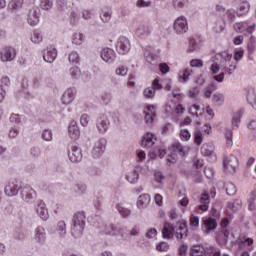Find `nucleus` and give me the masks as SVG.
Masks as SVG:
<instances>
[{
	"label": "nucleus",
	"instance_id": "6e6d98bb",
	"mask_svg": "<svg viewBox=\"0 0 256 256\" xmlns=\"http://www.w3.org/2000/svg\"><path fill=\"white\" fill-rule=\"evenodd\" d=\"M42 139L44 141H53V132L49 129H45L42 132Z\"/></svg>",
	"mask_w": 256,
	"mask_h": 256
},
{
	"label": "nucleus",
	"instance_id": "79ce46f5",
	"mask_svg": "<svg viewBox=\"0 0 256 256\" xmlns=\"http://www.w3.org/2000/svg\"><path fill=\"white\" fill-rule=\"evenodd\" d=\"M116 209L118 210V212L124 219H127V217H129V215H131V210H129L125 207H122L119 204L116 205Z\"/></svg>",
	"mask_w": 256,
	"mask_h": 256
},
{
	"label": "nucleus",
	"instance_id": "de8ad7c7",
	"mask_svg": "<svg viewBox=\"0 0 256 256\" xmlns=\"http://www.w3.org/2000/svg\"><path fill=\"white\" fill-rule=\"evenodd\" d=\"M175 109L176 113H183L185 111V108L182 105L174 106L171 108V105L167 104L166 105V113H171Z\"/></svg>",
	"mask_w": 256,
	"mask_h": 256
},
{
	"label": "nucleus",
	"instance_id": "09e8293b",
	"mask_svg": "<svg viewBox=\"0 0 256 256\" xmlns=\"http://www.w3.org/2000/svg\"><path fill=\"white\" fill-rule=\"evenodd\" d=\"M189 0H173L172 5L175 9H183Z\"/></svg>",
	"mask_w": 256,
	"mask_h": 256
},
{
	"label": "nucleus",
	"instance_id": "4d7b16f0",
	"mask_svg": "<svg viewBox=\"0 0 256 256\" xmlns=\"http://www.w3.org/2000/svg\"><path fill=\"white\" fill-rule=\"evenodd\" d=\"M70 75L72 79H79V77L81 76V70L79 69V67H72L70 68Z\"/></svg>",
	"mask_w": 256,
	"mask_h": 256
},
{
	"label": "nucleus",
	"instance_id": "9d476101",
	"mask_svg": "<svg viewBox=\"0 0 256 256\" xmlns=\"http://www.w3.org/2000/svg\"><path fill=\"white\" fill-rule=\"evenodd\" d=\"M21 189H23V187L21 186V184H19V182H10L4 188V192L5 195H7L8 197H15L19 194V191L21 192Z\"/></svg>",
	"mask_w": 256,
	"mask_h": 256
},
{
	"label": "nucleus",
	"instance_id": "052dcab7",
	"mask_svg": "<svg viewBox=\"0 0 256 256\" xmlns=\"http://www.w3.org/2000/svg\"><path fill=\"white\" fill-rule=\"evenodd\" d=\"M244 53H245V50H243V48L235 50L234 51V59H235V61H241V59H243Z\"/></svg>",
	"mask_w": 256,
	"mask_h": 256
},
{
	"label": "nucleus",
	"instance_id": "774afa93",
	"mask_svg": "<svg viewBox=\"0 0 256 256\" xmlns=\"http://www.w3.org/2000/svg\"><path fill=\"white\" fill-rule=\"evenodd\" d=\"M190 65L192 67H203V60H201V59H192L190 61Z\"/></svg>",
	"mask_w": 256,
	"mask_h": 256
},
{
	"label": "nucleus",
	"instance_id": "dca6fc26",
	"mask_svg": "<svg viewBox=\"0 0 256 256\" xmlns=\"http://www.w3.org/2000/svg\"><path fill=\"white\" fill-rule=\"evenodd\" d=\"M155 141H157V137H155V134L148 132L143 136L141 145L142 147H145V149H151V147L155 145Z\"/></svg>",
	"mask_w": 256,
	"mask_h": 256
},
{
	"label": "nucleus",
	"instance_id": "13d9d810",
	"mask_svg": "<svg viewBox=\"0 0 256 256\" xmlns=\"http://www.w3.org/2000/svg\"><path fill=\"white\" fill-rule=\"evenodd\" d=\"M194 143L196 145H201L203 143V133H201V131H196L194 133Z\"/></svg>",
	"mask_w": 256,
	"mask_h": 256
},
{
	"label": "nucleus",
	"instance_id": "680f3d73",
	"mask_svg": "<svg viewBox=\"0 0 256 256\" xmlns=\"http://www.w3.org/2000/svg\"><path fill=\"white\" fill-rule=\"evenodd\" d=\"M191 73H193V70L189 69V68H186L184 71H183V75L180 76V79L183 80V82L185 83L189 77H191Z\"/></svg>",
	"mask_w": 256,
	"mask_h": 256
},
{
	"label": "nucleus",
	"instance_id": "864d4df0",
	"mask_svg": "<svg viewBox=\"0 0 256 256\" xmlns=\"http://www.w3.org/2000/svg\"><path fill=\"white\" fill-rule=\"evenodd\" d=\"M152 88L154 91H161L163 85L161 84V78L157 77L152 82Z\"/></svg>",
	"mask_w": 256,
	"mask_h": 256
},
{
	"label": "nucleus",
	"instance_id": "5701e85b",
	"mask_svg": "<svg viewBox=\"0 0 256 256\" xmlns=\"http://www.w3.org/2000/svg\"><path fill=\"white\" fill-rule=\"evenodd\" d=\"M104 233L106 235H118V233H123V228L121 225L108 224L104 227Z\"/></svg>",
	"mask_w": 256,
	"mask_h": 256
},
{
	"label": "nucleus",
	"instance_id": "f8f14e48",
	"mask_svg": "<svg viewBox=\"0 0 256 256\" xmlns=\"http://www.w3.org/2000/svg\"><path fill=\"white\" fill-rule=\"evenodd\" d=\"M202 224L204 225V233L206 234L217 229V219L213 217L202 218Z\"/></svg>",
	"mask_w": 256,
	"mask_h": 256
},
{
	"label": "nucleus",
	"instance_id": "3c124183",
	"mask_svg": "<svg viewBox=\"0 0 256 256\" xmlns=\"http://www.w3.org/2000/svg\"><path fill=\"white\" fill-rule=\"evenodd\" d=\"M143 95L144 97H146V99H153V97H155V90L153 87H148L143 91Z\"/></svg>",
	"mask_w": 256,
	"mask_h": 256
},
{
	"label": "nucleus",
	"instance_id": "5fc2aeb1",
	"mask_svg": "<svg viewBox=\"0 0 256 256\" xmlns=\"http://www.w3.org/2000/svg\"><path fill=\"white\" fill-rule=\"evenodd\" d=\"M226 193L227 195H235V193H237V187L235 186V184L233 183H228L226 185Z\"/></svg>",
	"mask_w": 256,
	"mask_h": 256
},
{
	"label": "nucleus",
	"instance_id": "8fccbe9b",
	"mask_svg": "<svg viewBox=\"0 0 256 256\" xmlns=\"http://www.w3.org/2000/svg\"><path fill=\"white\" fill-rule=\"evenodd\" d=\"M234 29L237 31V33H243L247 29V24L246 22H239L234 24Z\"/></svg>",
	"mask_w": 256,
	"mask_h": 256
},
{
	"label": "nucleus",
	"instance_id": "20e7f679",
	"mask_svg": "<svg viewBox=\"0 0 256 256\" xmlns=\"http://www.w3.org/2000/svg\"><path fill=\"white\" fill-rule=\"evenodd\" d=\"M189 230L187 229V221L186 220H179L175 224L174 235L176 239L179 241L181 239H187V235Z\"/></svg>",
	"mask_w": 256,
	"mask_h": 256
},
{
	"label": "nucleus",
	"instance_id": "e2e57ef3",
	"mask_svg": "<svg viewBox=\"0 0 256 256\" xmlns=\"http://www.w3.org/2000/svg\"><path fill=\"white\" fill-rule=\"evenodd\" d=\"M157 251H169V244L167 242H160L156 246Z\"/></svg>",
	"mask_w": 256,
	"mask_h": 256
},
{
	"label": "nucleus",
	"instance_id": "4c0bfd02",
	"mask_svg": "<svg viewBox=\"0 0 256 256\" xmlns=\"http://www.w3.org/2000/svg\"><path fill=\"white\" fill-rule=\"evenodd\" d=\"M57 231L60 235V237H63L67 233V224H65V221H59L57 224Z\"/></svg>",
	"mask_w": 256,
	"mask_h": 256
},
{
	"label": "nucleus",
	"instance_id": "6ab92c4d",
	"mask_svg": "<svg viewBox=\"0 0 256 256\" xmlns=\"http://www.w3.org/2000/svg\"><path fill=\"white\" fill-rule=\"evenodd\" d=\"M75 93L76 91L74 88L67 89L62 95L63 105H71L75 99Z\"/></svg>",
	"mask_w": 256,
	"mask_h": 256
},
{
	"label": "nucleus",
	"instance_id": "b1692460",
	"mask_svg": "<svg viewBox=\"0 0 256 256\" xmlns=\"http://www.w3.org/2000/svg\"><path fill=\"white\" fill-rule=\"evenodd\" d=\"M150 201H151V197L149 196V194L140 195L137 200L138 209H145V207L149 205Z\"/></svg>",
	"mask_w": 256,
	"mask_h": 256
},
{
	"label": "nucleus",
	"instance_id": "4be33fe9",
	"mask_svg": "<svg viewBox=\"0 0 256 256\" xmlns=\"http://www.w3.org/2000/svg\"><path fill=\"white\" fill-rule=\"evenodd\" d=\"M47 239L45 228L43 226H39L35 229V241L40 245H43Z\"/></svg>",
	"mask_w": 256,
	"mask_h": 256
},
{
	"label": "nucleus",
	"instance_id": "603ef678",
	"mask_svg": "<svg viewBox=\"0 0 256 256\" xmlns=\"http://www.w3.org/2000/svg\"><path fill=\"white\" fill-rule=\"evenodd\" d=\"M40 6L44 11H49L53 7V0H41Z\"/></svg>",
	"mask_w": 256,
	"mask_h": 256
},
{
	"label": "nucleus",
	"instance_id": "a19ab883",
	"mask_svg": "<svg viewBox=\"0 0 256 256\" xmlns=\"http://www.w3.org/2000/svg\"><path fill=\"white\" fill-rule=\"evenodd\" d=\"M172 149H173L174 153H179L181 157H183L185 155V150H184L183 146L181 145V143H179V142H175L172 145Z\"/></svg>",
	"mask_w": 256,
	"mask_h": 256
},
{
	"label": "nucleus",
	"instance_id": "cd10ccee",
	"mask_svg": "<svg viewBox=\"0 0 256 256\" xmlns=\"http://www.w3.org/2000/svg\"><path fill=\"white\" fill-rule=\"evenodd\" d=\"M136 35L137 37H148V35H151V28L147 25H140L136 29Z\"/></svg>",
	"mask_w": 256,
	"mask_h": 256
},
{
	"label": "nucleus",
	"instance_id": "2eb2a0df",
	"mask_svg": "<svg viewBox=\"0 0 256 256\" xmlns=\"http://www.w3.org/2000/svg\"><path fill=\"white\" fill-rule=\"evenodd\" d=\"M68 157L72 163H79L83 159V153L78 146H72L71 151L68 152Z\"/></svg>",
	"mask_w": 256,
	"mask_h": 256
},
{
	"label": "nucleus",
	"instance_id": "6e6552de",
	"mask_svg": "<svg viewBox=\"0 0 256 256\" xmlns=\"http://www.w3.org/2000/svg\"><path fill=\"white\" fill-rule=\"evenodd\" d=\"M131 50V42H129V38L122 36L118 39L116 44V51L120 55H127V52Z\"/></svg>",
	"mask_w": 256,
	"mask_h": 256
},
{
	"label": "nucleus",
	"instance_id": "ea45409f",
	"mask_svg": "<svg viewBox=\"0 0 256 256\" xmlns=\"http://www.w3.org/2000/svg\"><path fill=\"white\" fill-rule=\"evenodd\" d=\"M85 39V36H83L82 33H75L72 37V43L74 45H81Z\"/></svg>",
	"mask_w": 256,
	"mask_h": 256
},
{
	"label": "nucleus",
	"instance_id": "393cba45",
	"mask_svg": "<svg viewBox=\"0 0 256 256\" xmlns=\"http://www.w3.org/2000/svg\"><path fill=\"white\" fill-rule=\"evenodd\" d=\"M139 171H141V168L137 167L132 172H129L126 174V179L129 183L135 184L137 181H139Z\"/></svg>",
	"mask_w": 256,
	"mask_h": 256
},
{
	"label": "nucleus",
	"instance_id": "ddd939ff",
	"mask_svg": "<svg viewBox=\"0 0 256 256\" xmlns=\"http://www.w3.org/2000/svg\"><path fill=\"white\" fill-rule=\"evenodd\" d=\"M16 56H17V52L13 47H5L0 52L1 60L4 62L13 61V59H15Z\"/></svg>",
	"mask_w": 256,
	"mask_h": 256
},
{
	"label": "nucleus",
	"instance_id": "7c9ffc66",
	"mask_svg": "<svg viewBox=\"0 0 256 256\" xmlns=\"http://www.w3.org/2000/svg\"><path fill=\"white\" fill-rule=\"evenodd\" d=\"M241 205H243V202L241 201V199H236L233 202L227 203V209L235 213L239 211V209H241Z\"/></svg>",
	"mask_w": 256,
	"mask_h": 256
},
{
	"label": "nucleus",
	"instance_id": "1a4fd4ad",
	"mask_svg": "<svg viewBox=\"0 0 256 256\" xmlns=\"http://www.w3.org/2000/svg\"><path fill=\"white\" fill-rule=\"evenodd\" d=\"M223 167L225 173H230L233 175L235 173V169L237 167V157L235 156H230L229 158H224L223 160Z\"/></svg>",
	"mask_w": 256,
	"mask_h": 256
},
{
	"label": "nucleus",
	"instance_id": "f704fd0d",
	"mask_svg": "<svg viewBox=\"0 0 256 256\" xmlns=\"http://www.w3.org/2000/svg\"><path fill=\"white\" fill-rule=\"evenodd\" d=\"M56 9L60 13H65L69 9V3L67 0H56Z\"/></svg>",
	"mask_w": 256,
	"mask_h": 256
},
{
	"label": "nucleus",
	"instance_id": "f257e3e1",
	"mask_svg": "<svg viewBox=\"0 0 256 256\" xmlns=\"http://www.w3.org/2000/svg\"><path fill=\"white\" fill-rule=\"evenodd\" d=\"M85 219V212H78L74 215L72 220L71 235L72 237H75V239L83 235V231L85 230Z\"/></svg>",
	"mask_w": 256,
	"mask_h": 256
},
{
	"label": "nucleus",
	"instance_id": "58836bf2",
	"mask_svg": "<svg viewBox=\"0 0 256 256\" xmlns=\"http://www.w3.org/2000/svg\"><path fill=\"white\" fill-rule=\"evenodd\" d=\"M31 41H32V43H36V44L41 43L43 41V34H41V32H39V30H35L31 37Z\"/></svg>",
	"mask_w": 256,
	"mask_h": 256
},
{
	"label": "nucleus",
	"instance_id": "f3484780",
	"mask_svg": "<svg viewBox=\"0 0 256 256\" xmlns=\"http://www.w3.org/2000/svg\"><path fill=\"white\" fill-rule=\"evenodd\" d=\"M173 235H175V225L165 222L164 227L162 229V236L164 239H173Z\"/></svg>",
	"mask_w": 256,
	"mask_h": 256
},
{
	"label": "nucleus",
	"instance_id": "c03bdc74",
	"mask_svg": "<svg viewBox=\"0 0 256 256\" xmlns=\"http://www.w3.org/2000/svg\"><path fill=\"white\" fill-rule=\"evenodd\" d=\"M68 61L72 63V65L79 64L80 58L77 52H71L68 56Z\"/></svg>",
	"mask_w": 256,
	"mask_h": 256
},
{
	"label": "nucleus",
	"instance_id": "338daca9",
	"mask_svg": "<svg viewBox=\"0 0 256 256\" xmlns=\"http://www.w3.org/2000/svg\"><path fill=\"white\" fill-rule=\"evenodd\" d=\"M30 155L32 157H39L41 155V148H39V147H32L30 149Z\"/></svg>",
	"mask_w": 256,
	"mask_h": 256
},
{
	"label": "nucleus",
	"instance_id": "4468645a",
	"mask_svg": "<svg viewBox=\"0 0 256 256\" xmlns=\"http://www.w3.org/2000/svg\"><path fill=\"white\" fill-rule=\"evenodd\" d=\"M101 59H103L105 63H114L115 59H117V54H115L114 49L104 48L101 51Z\"/></svg>",
	"mask_w": 256,
	"mask_h": 256
},
{
	"label": "nucleus",
	"instance_id": "c9c22d12",
	"mask_svg": "<svg viewBox=\"0 0 256 256\" xmlns=\"http://www.w3.org/2000/svg\"><path fill=\"white\" fill-rule=\"evenodd\" d=\"M256 49V39L254 36H250L248 44H247V51L248 55H253Z\"/></svg>",
	"mask_w": 256,
	"mask_h": 256
},
{
	"label": "nucleus",
	"instance_id": "bb28decb",
	"mask_svg": "<svg viewBox=\"0 0 256 256\" xmlns=\"http://www.w3.org/2000/svg\"><path fill=\"white\" fill-rule=\"evenodd\" d=\"M243 113H245L244 109H240L237 112H235L232 118V129H237L239 127V123H241Z\"/></svg>",
	"mask_w": 256,
	"mask_h": 256
},
{
	"label": "nucleus",
	"instance_id": "7ed1b4c3",
	"mask_svg": "<svg viewBox=\"0 0 256 256\" xmlns=\"http://www.w3.org/2000/svg\"><path fill=\"white\" fill-rule=\"evenodd\" d=\"M173 29L177 35H184L189 31V23L185 16H179L173 23Z\"/></svg>",
	"mask_w": 256,
	"mask_h": 256
},
{
	"label": "nucleus",
	"instance_id": "e433bc0d",
	"mask_svg": "<svg viewBox=\"0 0 256 256\" xmlns=\"http://www.w3.org/2000/svg\"><path fill=\"white\" fill-rule=\"evenodd\" d=\"M111 13V9L102 10L100 14L101 21H103V23H109V21H111Z\"/></svg>",
	"mask_w": 256,
	"mask_h": 256
},
{
	"label": "nucleus",
	"instance_id": "a18cd8bd",
	"mask_svg": "<svg viewBox=\"0 0 256 256\" xmlns=\"http://www.w3.org/2000/svg\"><path fill=\"white\" fill-rule=\"evenodd\" d=\"M198 49H199V44L197 43V40H195V38H190L188 51L190 53H193V51H197Z\"/></svg>",
	"mask_w": 256,
	"mask_h": 256
},
{
	"label": "nucleus",
	"instance_id": "72a5a7b5",
	"mask_svg": "<svg viewBox=\"0 0 256 256\" xmlns=\"http://www.w3.org/2000/svg\"><path fill=\"white\" fill-rule=\"evenodd\" d=\"M212 103H215L216 105L221 107V105H223V103H225V95H223L219 92L214 93L212 96Z\"/></svg>",
	"mask_w": 256,
	"mask_h": 256
},
{
	"label": "nucleus",
	"instance_id": "423d86ee",
	"mask_svg": "<svg viewBox=\"0 0 256 256\" xmlns=\"http://www.w3.org/2000/svg\"><path fill=\"white\" fill-rule=\"evenodd\" d=\"M20 197L25 203H34L37 199V192L30 186H24L20 191Z\"/></svg>",
	"mask_w": 256,
	"mask_h": 256
},
{
	"label": "nucleus",
	"instance_id": "a878e982",
	"mask_svg": "<svg viewBox=\"0 0 256 256\" xmlns=\"http://www.w3.org/2000/svg\"><path fill=\"white\" fill-rule=\"evenodd\" d=\"M25 0H11L8 3L7 11H19L23 7Z\"/></svg>",
	"mask_w": 256,
	"mask_h": 256
},
{
	"label": "nucleus",
	"instance_id": "c756f323",
	"mask_svg": "<svg viewBox=\"0 0 256 256\" xmlns=\"http://www.w3.org/2000/svg\"><path fill=\"white\" fill-rule=\"evenodd\" d=\"M200 151L204 157H211L215 151V147L213 144H203Z\"/></svg>",
	"mask_w": 256,
	"mask_h": 256
},
{
	"label": "nucleus",
	"instance_id": "c85d7f7f",
	"mask_svg": "<svg viewBox=\"0 0 256 256\" xmlns=\"http://www.w3.org/2000/svg\"><path fill=\"white\" fill-rule=\"evenodd\" d=\"M200 203L199 209L200 211H207L209 209V194L207 192H204L200 196Z\"/></svg>",
	"mask_w": 256,
	"mask_h": 256
},
{
	"label": "nucleus",
	"instance_id": "a211bd4d",
	"mask_svg": "<svg viewBox=\"0 0 256 256\" xmlns=\"http://www.w3.org/2000/svg\"><path fill=\"white\" fill-rule=\"evenodd\" d=\"M68 133L73 141H77V139L81 137V132L79 131V126H77V122L72 121L70 123V125L68 126Z\"/></svg>",
	"mask_w": 256,
	"mask_h": 256
},
{
	"label": "nucleus",
	"instance_id": "2f4dec72",
	"mask_svg": "<svg viewBox=\"0 0 256 256\" xmlns=\"http://www.w3.org/2000/svg\"><path fill=\"white\" fill-rule=\"evenodd\" d=\"M28 23L32 27H35V25L39 23V14L37 13V11L34 10L28 13Z\"/></svg>",
	"mask_w": 256,
	"mask_h": 256
},
{
	"label": "nucleus",
	"instance_id": "9b49d317",
	"mask_svg": "<svg viewBox=\"0 0 256 256\" xmlns=\"http://www.w3.org/2000/svg\"><path fill=\"white\" fill-rule=\"evenodd\" d=\"M36 213L42 221H47V219H49V210H47V205L43 200H38L36 202Z\"/></svg>",
	"mask_w": 256,
	"mask_h": 256
},
{
	"label": "nucleus",
	"instance_id": "f03ea898",
	"mask_svg": "<svg viewBox=\"0 0 256 256\" xmlns=\"http://www.w3.org/2000/svg\"><path fill=\"white\" fill-rule=\"evenodd\" d=\"M96 128L98 133L105 135L109 128L111 127V120L105 114H99L96 118Z\"/></svg>",
	"mask_w": 256,
	"mask_h": 256
},
{
	"label": "nucleus",
	"instance_id": "aec40b11",
	"mask_svg": "<svg viewBox=\"0 0 256 256\" xmlns=\"http://www.w3.org/2000/svg\"><path fill=\"white\" fill-rule=\"evenodd\" d=\"M43 59L46 63H53L57 59V49L52 47L47 48L43 54Z\"/></svg>",
	"mask_w": 256,
	"mask_h": 256
},
{
	"label": "nucleus",
	"instance_id": "69168bd1",
	"mask_svg": "<svg viewBox=\"0 0 256 256\" xmlns=\"http://www.w3.org/2000/svg\"><path fill=\"white\" fill-rule=\"evenodd\" d=\"M128 69L125 66H120L116 69V75H120L121 77H125L127 75Z\"/></svg>",
	"mask_w": 256,
	"mask_h": 256
},
{
	"label": "nucleus",
	"instance_id": "412c9836",
	"mask_svg": "<svg viewBox=\"0 0 256 256\" xmlns=\"http://www.w3.org/2000/svg\"><path fill=\"white\" fill-rule=\"evenodd\" d=\"M144 57L148 63H153V61L159 59V56L155 53V48L151 46L144 50Z\"/></svg>",
	"mask_w": 256,
	"mask_h": 256
},
{
	"label": "nucleus",
	"instance_id": "bf43d9fd",
	"mask_svg": "<svg viewBox=\"0 0 256 256\" xmlns=\"http://www.w3.org/2000/svg\"><path fill=\"white\" fill-rule=\"evenodd\" d=\"M74 191L79 195H82V193H85V191H87V186L85 184H76L74 186Z\"/></svg>",
	"mask_w": 256,
	"mask_h": 256
},
{
	"label": "nucleus",
	"instance_id": "39448f33",
	"mask_svg": "<svg viewBox=\"0 0 256 256\" xmlns=\"http://www.w3.org/2000/svg\"><path fill=\"white\" fill-rule=\"evenodd\" d=\"M215 252L214 246L205 248L203 245H195L191 248L190 256H209Z\"/></svg>",
	"mask_w": 256,
	"mask_h": 256
},
{
	"label": "nucleus",
	"instance_id": "0eeeda50",
	"mask_svg": "<svg viewBox=\"0 0 256 256\" xmlns=\"http://www.w3.org/2000/svg\"><path fill=\"white\" fill-rule=\"evenodd\" d=\"M107 147V139L101 138L99 139L92 148V157L94 159H99L105 153V149Z\"/></svg>",
	"mask_w": 256,
	"mask_h": 256
},
{
	"label": "nucleus",
	"instance_id": "473e14b6",
	"mask_svg": "<svg viewBox=\"0 0 256 256\" xmlns=\"http://www.w3.org/2000/svg\"><path fill=\"white\" fill-rule=\"evenodd\" d=\"M250 7L251 6L249 5V2H247V1L242 2L239 6L237 16L243 17V15H247V13H249Z\"/></svg>",
	"mask_w": 256,
	"mask_h": 256
},
{
	"label": "nucleus",
	"instance_id": "37998d69",
	"mask_svg": "<svg viewBox=\"0 0 256 256\" xmlns=\"http://www.w3.org/2000/svg\"><path fill=\"white\" fill-rule=\"evenodd\" d=\"M232 57H233V54H229V52L224 51L216 54L215 59L216 60L224 59L225 61H231Z\"/></svg>",
	"mask_w": 256,
	"mask_h": 256
},
{
	"label": "nucleus",
	"instance_id": "49530a36",
	"mask_svg": "<svg viewBox=\"0 0 256 256\" xmlns=\"http://www.w3.org/2000/svg\"><path fill=\"white\" fill-rule=\"evenodd\" d=\"M144 119L147 123V125H151V123H153L155 117H157V114H155V112H151V113H148L147 111H144Z\"/></svg>",
	"mask_w": 256,
	"mask_h": 256
},
{
	"label": "nucleus",
	"instance_id": "0e129e2a",
	"mask_svg": "<svg viewBox=\"0 0 256 256\" xmlns=\"http://www.w3.org/2000/svg\"><path fill=\"white\" fill-rule=\"evenodd\" d=\"M190 225L191 227H199V216L191 215L190 216Z\"/></svg>",
	"mask_w": 256,
	"mask_h": 256
}]
</instances>
